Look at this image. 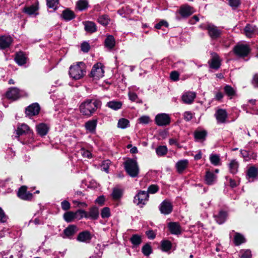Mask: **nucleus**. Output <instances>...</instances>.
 Here are the masks:
<instances>
[{
	"label": "nucleus",
	"instance_id": "nucleus-51",
	"mask_svg": "<svg viewBox=\"0 0 258 258\" xmlns=\"http://www.w3.org/2000/svg\"><path fill=\"white\" fill-rule=\"evenodd\" d=\"M142 252L146 256L149 255L152 252L151 246L148 244H145L142 248Z\"/></svg>",
	"mask_w": 258,
	"mask_h": 258
},
{
	"label": "nucleus",
	"instance_id": "nucleus-31",
	"mask_svg": "<svg viewBox=\"0 0 258 258\" xmlns=\"http://www.w3.org/2000/svg\"><path fill=\"white\" fill-rule=\"evenodd\" d=\"M122 103L121 101H111L107 103L106 106L114 110H117L121 108Z\"/></svg>",
	"mask_w": 258,
	"mask_h": 258
},
{
	"label": "nucleus",
	"instance_id": "nucleus-13",
	"mask_svg": "<svg viewBox=\"0 0 258 258\" xmlns=\"http://www.w3.org/2000/svg\"><path fill=\"white\" fill-rule=\"evenodd\" d=\"M17 195L19 198L23 200H30L33 197L32 194L27 191V188L25 186L20 188Z\"/></svg>",
	"mask_w": 258,
	"mask_h": 258
},
{
	"label": "nucleus",
	"instance_id": "nucleus-38",
	"mask_svg": "<svg viewBox=\"0 0 258 258\" xmlns=\"http://www.w3.org/2000/svg\"><path fill=\"white\" fill-rule=\"evenodd\" d=\"M238 167V162L235 160H233L231 161L230 163L229 164V171L230 173L232 174H235L237 172Z\"/></svg>",
	"mask_w": 258,
	"mask_h": 258
},
{
	"label": "nucleus",
	"instance_id": "nucleus-5",
	"mask_svg": "<svg viewBox=\"0 0 258 258\" xmlns=\"http://www.w3.org/2000/svg\"><path fill=\"white\" fill-rule=\"evenodd\" d=\"M26 95V93L24 91L20 90L16 87L10 88L6 93V97L12 100H16Z\"/></svg>",
	"mask_w": 258,
	"mask_h": 258
},
{
	"label": "nucleus",
	"instance_id": "nucleus-33",
	"mask_svg": "<svg viewBox=\"0 0 258 258\" xmlns=\"http://www.w3.org/2000/svg\"><path fill=\"white\" fill-rule=\"evenodd\" d=\"M216 176L213 173L210 171H207L205 175V181L208 185L213 184L216 180Z\"/></svg>",
	"mask_w": 258,
	"mask_h": 258
},
{
	"label": "nucleus",
	"instance_id": "nucleus-22",
	"mask_svg": "<svg viewBox=\"0 0 258 258\" xmlns=\"http://www.w3.org/2000/svg\"><path fill=\"white\" fill-rule=\"evenodd\" d=\"M188 161L186 159L181 160L176 163V168L178 173H181L187 167Z\"/></svg>",
	"mask_w": 258,
	"mask_h": 258
},
{
	"label": "nucleus",
	"instance_id": "nucleus-7",
	"mask_svg": "<svg viewBox=\"0 0 258 258\" xmlns=\"http://www.w3.org/2000/svg\"><path fill=\"white\" fill-rule=\"evenodd\" d=\"M104 73L102 64L97 63L93 67L90 76L95 79H98L104 76Z\"/></svg>",
	"mask_w": 258,
	"mask_h": 258
},
{
	"label": "nucleus",
	"instance_id": "nucleus-63",
	"mask_svg": "<svg viewBox=\"0 0 258 258\" xmlns=\"http://www.w3.org/2000/svg\"><path fill=\"white\" fill-rule=\"evenodd\" d=\"M110 164V160H105L104 161L102 165V170L108 172V168H109V165Z\"/></svg>",
	"mask_w": 258,
	"mask_h": 258
},
{
	"label": "nucleus",
	"instance_id": "nucleus-40",
	"mask_svg": "<svg viewBox=\"0 0 258 258\" xmlns=\"http://www.w3.org/2000/svg\"><path fill=\"white\" fill-rule=\"evenodd\" d=\"M77 213V212L76 213L73 212H66L63 215L64 219L67 222H72L76 218V215Z\"/></svg>",
	"mask_w": 258,
	"mask_h": 258
},
{
	"label": "nucleus",
	"instance_id": "nucleus-17",
	"mask_svg": "<svg viewBox=\"0 0 258 258\" xmlns=\"http://www.w3.org/2000/svg\"><path fill=\"white\" fill-rule=\"evenodd\" d=\"M91 238L92 236L90 232L88 231H84L78 234L77 240L82 242L89 243Z\"/></svg>",
	"mask_w": 258,
	"mask_h": 258
},
{
	"label": "nucleus",
	"instance_id": "nucleus-41",
	"mask_svg": "<svg viewBox=\"0 0 258 258\" xmlns=\"http://www.w3.org/2000/svg\"><path fill=\"white\" fill-rule=\"evenodd\" d=\"M110 19L108 16L103 15L99 16L98 18V22L103 26H106L108 24Z\"/></svg>",
	"mask_w": 258,
	"mask_h": 258
},
{
	"label": "nucleus",
	"instance_id": "nucleus-60",
	"mask_svg": "<svg viewBox=\"0 0 258 258\" xmlns=\"http://www.w3.org/2000/svg\"><path fill=\"white\" fill-rule=\"evenodd\" d=\"M61 207L63 210L67 211L70 209L71 205L68 201L64 200L61 203Z\"/></svg>",
	"mask_w": 258,
	"mask_h": 258
},
{
	"label": "nucleus",
	"instance_id": "nucleus-34",
	"mask_svg": "<svg viewBox=\"0 0 258 258\" xmlns=\"http://www.w3.org/2000/svg\"><path fill=\"white\" fill-rule=\"evenodd\" d=\"M29 130V127L27 124L23 123L18 127L16 133L18 135L20 136L28 133Z\"/></svg>",
	"mask_w": 258,
	"mask_h": 258
},
{
	"label": "nucleus",
	"instance_id": "nucleus-14",
	"mask_svg": "<svg viewBox=\"0 0 258 258\" xmlns=\"http://www.w3.org/2000/svg\"><path fill=\"white\" fill-rule=\"evenodd\" d=\"M78 227L74 225H69L63 231L64 235L62 236L63 238H72L74 235L78 231Z\"/></svg>",
	"mask_w": 258,
	"mask_h": 258
},
{
	"label": "nucleus",
	"instance_id": "nucleus-42",
	"mask_svg": "<svg viewBox=\"0 0 258 258\" xmlns=\"http://www.w3.org/2000/svg\"><path fill=\"white\" fill-rule=\"evenodd\" d=\"M210 160L213 165H219L220 161V156L217 154H211L210 156Z\"/></svg>",
	"mask_w": 258,
	"mask_h": 258
},
{
	"label": "nucleus",
	"instance_id": "nucleus-48",
	"mask_svg": "<svg viewBox=\"0 0 258 258\" xmlns=\"http://www.w3.org/2000/svg\"><path fill=\"white\" fill-rule=\"evenodd\" d=\"M207 135V132L205 131H196L195 132V138L197 140L204 139Z\"/></svg>",
	"mask_w": 258,
	"mask_h": 258
},
{
	"label": "nucleus",
	"instance_id": "nucleus-18",
	"mask_svg": "<svg viewBox=\"0 0 258 258\" xmlns=\"http://www.w3.org/2000/svg\"><path fill=\"white\" fill-rule=\"evenodd\" d=\"M196 97V94L194 92H186L182 96V100L185 104H191Z\"/></svg>",
	"mask_w": 258,
	"mask_h": 258
},
{
	"label": "nucleus",
	"instance_id": "nucleus-19",
	"mask_svg": "<svg viewBox=\"0 0 258 258\" xmlns=\"http://www.w3.org/2000/svg\"><path fill=\"white\" fill-rule=\"evenodd\" d=\"M245 35L249 38L252 37L257 34V29L255 26L250 24H247L244 29Z\"/></svg>",
	"mask_w": 258,
	"mask_h": 258
},
{
	"label": "nucleus",
	"instance_id": "nucleus-53",
	"mask_svg": "<svg viewBox=\"0 0 258 258\" xmlns=\"http://www.w3.org/2000/svg\"><path fill=\"white\" fill-rule=\"evenodd\" d=\"M37 10V8L36 7L33 5L29 7H26L24 9V12L30 15L34 14Z\"/></svg>",
	"mask_w": 258,
	"mask_h": 258
},
{
	"label": "nucleus",
	"instance_id": "nucleus-26",
	"mask_svg": "<svg viewBox=\"0 0 258 258\" xmlns=\"http://www.w3.org/2000/svg\"><path fill=\"white\" fill-rule=\"evenodd\" d=\"M123 195V190L118 187L113 188L111 196L113 200L119 201Z\"/></svg>",
	"mask_w": 258,
	"mask_h": 258
},
{
	"label": "nucleus",
	"instance_id": "nucleus-37",
	"mask_svg": "<svg viewBox=\"0 0 258 258\" xmlns=\"http://www.w3.org/2000/svg\"><path fill=\"white\" fill-rule=\"evenodd\" d=\"M240 153L242 155V157L246 160H248L249 159H250L251 158L253 159H255V154L252 153V152L251 151H247L246 150H241L240 151Z\"/></svg>",
	"mask_w": 258,
	"mask_h": 258
},
{
	"label": "nucleus",
	"instance_id": "nucleus-8",
	"mask_svg": "<svg viewBox=\"0 0 258 258\" xmlns=\"http://www.w3.org/2000/svg\"><path fill=\"white\" fill-rule=\"evenodd\" d=\"M77 213H79L81 217H84L92 219H96L99 215L98 210L96 207L91 208L89 212H87L82 210H79L77 211Z\"/></svg>",
	"mask_w": 258,
	"mask_h": 258
},
{
	"label": "nucleus",
	"instance_id": "nucleus-30",
	"mask_svg": "<svg viewBox=\"0 0 258 258\" xmlns=\"http://www.w3.org/2000/svg\"><path fill=\"white\" fill-rule=\"evenodd\" d=\"M226 217V212L223 211H220L217 215L214 216L215 220L220 224H221L225 222Z\"/></svg>",
	"mask_w": 258,
	"mask_h": 258
},
{
	"label": "nucleus",
	"instance_id": "nucleus-2",
	"mask_svg": "<svg viewBox=\"0 0 258 258\" xmlns=\"http://www.w3.org/2000/svg\"><path fill=\"white\" fill-rule=\"evenodd\" d=\"M85 64L83 62H78L76 64L70 67L69 75L74 80H79L85 75Z\"/></svg>",
	"mask_w": 258,
	"mask_h": 258
},
{
	"label": "nucleus",
	"instance_id": "nucleus-56",
	"mask_svg": "<svg viewBox=\"0 0 258 258\" xmlns=\"http://www.w3.org/2000/svg\"><path fill=\"white\" fill-rule=\"evenodd\" d=\"M80 154L84 158H90L92 157V154L91 152L89 151L85 150L83 148L80 150Z\"/></svg>",
	"mask_w": 258,
	"mask_h": 258
},
{
	"label": "nucleus",
	"instance_id": "nucleus-6",
	"mask_svg": "<svg viewBox=\"0 0 258 258\" xmlns=\"http://www.w3.org/2000/svg\"><path fill=\"white\" fill-rule=\"evenodd\" d=\"M149 195L146 191H140L134 197V202L137 205H144L148 201Z\"/></svg>",
	"mask_w": 258,
	"mask_h": 258
},
{
	"label": "nucleus",
	"instance_id": "nucleus-23",
	"mask_svg": "<svg viewBox=\"0 0 258 258\" xmlns=\"http://www.w3.org/2000/svg\"><path fill=\"white\" fill-rule=\"evenodd\" d=\"M97 123V121L96 120H90L85 123V127L89 132L93 133L95 132Z\"/></svg>",
	"mask_w": 258,
	"mask_h": 258
},
{
	"label": "nucleus",
	"instance_id": "nucleus-11",
	"mask_svg": "<svg viewBox=\"0 0 258 258\" xmlns=\"http://www.w3.org/2000/svg\"><path fill=\"white\" fill-rule=\"evenodd\" d=\"M173 209V206L168 200L163 201L160 206V211L162 214L167 215L170 214Z\"/></svg>",
	"mask_w": 258,
	"mask_h": 258
},
{
	"label": "nucleus",
	"instance_id": "nucleus-1",
	"mask_svg": "<svg viewBox=\"0 0 258 258\" xmlns=\"http://www.w3.org/2000/svg\"><path fill=\"white\" fill-rule=\"evenodd\" d=\"M101 102L96 99L87 100L80 106V112L84 115L90 116L96 110L100 107Z\"/></svg>",
	"mask_w": 258,
	"mask_h": 258
},
{
	"label": "nucleus",
	"instance_id": "nucleus-54",
	"mask_svg": "<svg viewBox=\"0 0 258 258\" xmlns=\"http://www.w3.org/2000/svg\"><path fill=\"white\" fill-rule=\"evenodd\" d=\"M159 188L158 185L152 184L149 186L147 192L148 194H154L157 192L159 190Z\"/></svg>",
	"mask_w": 258,
	"mask_h": 258
},
{
	"label": "nucleus",
	"instance_id": "nucleus-55",
	"mask_svg": "<svg viewBox=\"0 0 258 258\" xmlns=\"http://www.w3.org/2000/svg\"><path fill=\"white\" fill-rule=\"evenodd\" d=\"M101 216L103 218H108L110 216V209L108 207H104L101 212Z\"/></svg>",
	"mask_w": 258,
	"mask_h": 258
},
{
	"label": "nucleus",
	"instance_id": "nucleus-43",
	"mask_svg": "<svg viewBox=\"0 0 258 258\" xmlns=\"http://www.w3.org/2000/svg\"><path fill=\"white\" fill-rule=\"evenodd\" d=\"M130 125L129 121L125 118H121L120 119L117 123V126L119 128H125L127 127Z\"/></svg>",
	"mask_w": 258,
	"mask_h": 258
},
{
	"label": "nucleus",
	"instance_id": "nucleus-49",
	"mask_svg": "<svg viewBox=\"0 0 258 258\" xmlns=\"http://www.w3.org/2000/svg\"><path fill=\"white\" fill-rule=\"evenodd\" d=\"M59 4V0H47V6L49 8L55 10Z\"/></svg>",
	"mask_w": 258,
	"mask_h": 258
},
{
	"label": "nucleus",
	"instance_id": "nucleus-57",
	"mask_svg": "<svg viewBox=\"0 0 258 258\" xmlns=\"http://www.w3.org/2000/svg\"><path fill=\"white\" fill-rule=\"evenodd\" d=\"M240 4V0H229V5L233 9H236Z\"/></svg>",
	"mask_w": 258,
	"mask_h": 258
},
{
	"label": "nucleus",
	"instance_id": "nucleus-45",
	"mask_svg": "<svg viewBox=\"0 0 258 258\" xmlns=\"http://www.w3.org/2000/svg\"><path fill=\"white\" fill-rule=\"evenodd\" d=\"M88 5V4L87 1L80 0L77 3V7L79 10L82 11L87 8Z\"/></svg>",
	"mask_w": 258,
	"mask_h": 258
},
{
	"label": "nucleus",
	"instance_id": "nucleus-61",
	"mask_svg": "<svg viewBox=\"0 0 258 258\" xmlns=\"http://www.w3.org/2000/svg\"><path fill=\"white\" fill-rule=\"evenodd\" d=\"M138 120H139V123H140L148 124L149 122L150 119V118L149 116L145 115V116H142L141 117H140L138 119Z\"/></svg>",
	"mask_w": 258,
	"mask_h": 258
},
{
	"label": "nucleus",
	"instance_id": "nucleus-20",
	"mask_svg": "<svg viewBox=\"0 0 258 258\" xmlns=\"http://www.w3.org/2000/svg\"><path fill=\"white\" fill-rule=\"evenodd\" d=\"M215 116L218 123H224L227 117V113L225 110L219 109L216 111Z\"/></svg>",
	"mask_w": 258,
	"mask_h": 258
},
{
	"label": "nucleus",
	"instance_id": "nucleus-39",
	"mask_svg": "<svg viewBox=\"0 0 258 258\" xmlns=\"http://www.w3.org/2000/svg\"><path fill=\"white\" fill-rule=\"evenodd\" d=\"M62 15L63 18L67 21L71 20L75 17L74 13L69 10H66L63 11Z\"/></svg>",
	"mask_w": 258,
	"mask_h": 258
},
{
	"label": "nucleus",
	"instance_id": "nucleus-64",
	"mask_svg": "<svg viewBox=\"0 0 258 258\" xmlns=\"http://www.w3.org/2000/svg\"><path fill=\"white\" fill-rule=\"evenodd\" d=\"M184 120L187 121H190L193 117L192 113L190 111H185L183 114Z\"/></svg>",
	"mask_w": 258,
	"mask_h": 258
},
{
	"label": "nucleus",
	"instance_id": "nucleus-52",
	"mask_svg": "<svg viewBox=\"0 0 258 258\" xmlns=\"http://www.w3.org/2000/svg\"><path fill=\"white\" fill-rule=\"evenodd\" d=\"M225 93L229 96H234L235 94V91L233 88L229 85H226L224 88Z\"/></svg>",
	"mask_w": 258,
	"mask_h": 258
},
{
	"label": "nucleus",
	"instance_id": "nucleus-25",
	"mask_svg": "<svg viewBox=\"0 0 258 258\" xmlns=\"http://www.w3.org/2000/svg\"><path fill=\"white\" fill-rule=\"evenodd\" d=\"M49 130V127L47 125L44 123H41L37 126V131L39 135L41 136L46 135Z\"/></svg>",
	"mask_w": 258,
	"mask_h": 258
},
{
	"label": "nucleus",
	"instance_id": "nucleus-59",
	"mask_svg": "<svg viewBox=\"0 0 258 258\" xmlns=\"http://www.w3.org/2000/svg\"><path fill=\"white\" fill-rule=\"evenodd\" d=\"M8 219L7 216L5 214L4 210L0 207V222H6Z\"/></svg>",
	"mask_w": 258,
	"mask_h": 258
},
{
	"label": "nucleus",
	"instance_id": "nucleus-35",
	"mask_svg": "<svg viewBox=\"0 0 258 258\" xmlns=\"http://www.w3.org/2000/svg\"><path fill=\"white\" fill-rule=\"evenodd\" d=\"M130 241L134 247L138 246L142 242V238L138 234H134L131 237Z\"/></svg>",
	"mask_w": 258,
	"mask_h": 258
},
{
	"label": "nucleus",
	"instance_id": "nucleus-62",
	"mask_svg": "<svg viewBox=\"0 0 258 258\" xmlns=\"http://www.w3.org/2000/svg\"><path fill=\"white\" fill-rule=\"evenodd\" d=\"M163 26L165 27H167L168 26V24L166 21L162 20L156 24L155 27L157 29H161Z\"/></svg>",
	"mask_w": 258,
	"mask_h": 258
},
{
	"label": "nucleus",
	"instance_id": "nucleus-36",
	"mask_svg": "<svg viewBox=\"0 0 258 258\" xmlns=\"http://www.w3.org/2000/svg\"><path fill=\"white\" fill-rule=\"evenodd\" d=\"M245 242L244 236L239 233H236L234 237V242L236 245H239Z\"/></svg>",
	"mask_w": 258,
	"mask_h": 258
},
{
	"label": "nucleus",
	"instance_id": "nucleus-4",
	"mask_svg": "<svg viewBox=\"0 0 258 258\" xmlns=\"http://www.w3.org/2000/svg\"><path fill=\"white\" fill-rule=\"evenodd\" d=\"M203 28L207 30L209 36L212 40L217 39L221 35V30L212 24L205 25Z\"/></svg>",
	"mask_w": 258,
	"mask_h": 258
},
{
	"label": "nucleus",
	"instance_id": "nucleus-58",
	"mask_svg": "<svg viewBox=\"0 0 258 258\" xmlns=\"http://www.w3.org/2000/svg\"><path fill=\"white\" fill-rule=\"evenodd\" d=\"M90 48L89 44L87 42H83L81 45V49L84 52H88Z\"/></svg>",
	"mask_w": 258,
	"mask_h": 258
},
{
	"label": "nucleus",
	"instance_id": "nucleus-44",
	"mask_svg": "<svg viewBox=\"0 0 258 258\" xmlns=\"http://www.w3.org/2000/svg\"><path fill=\"white\" fill-rule=\"evenodd\" d=\"M128 97L130 100L133 102H136L138 103H142L143 102L141 99H139L136 93L130 91L128 92Z\"/></svg>",
	"mask_w": 258,
	"mask_h": 258
},
{
	"label": "nucleus",
	"instance_id": "nucleus-9",
	"mask_svg": "<svg viewBox=\"0 0 258 258\" xmlns=\"http://www.w3.org/2000/svg\"><path fill=\"white\" fill-rule=\"evenodd\" d=\"M233 51L237 55L244 57L248 54L250 49L246 44H238L234 47Z\"/></svg>",
	"mask_w": 258,
	"mask_h": 258
},
{
	"label": "nucleus",
	"instance_id": "nucleus-29",
	"mask_svg": "<svg viewBox=\"0 0 258 258\" xmlns=\"http://www.w3.org/2000/svg\"><path fill=\"white\" fill-rule=\"evenodd\" d=\"M85 30L89 33H93L97 30L96 26L94 22L87 21L84 23Z\"/></svg>",
	"mask_w": 258,
	"mask_h": 258
},
{
	"label": "nucleus",
	"instance_id": "nucleus-50",
	"mask_svg": "<svg viewBox=\"0 0 258 258\" xmlns=\"http://www.w3.org/2000/svg\"><path fill=\"white\" fill-rule=\"evenodd\" d=\"M251 251L248 250H241L239 252V258H251Z\"/></svg>",
	"mask_w": 258,
	"mask_h": 258
},
{
	"label": "nucleus",
	"instance_id": "nucleus-10",
	"mask_svg": "<svg viewBox=\"0 0 258 258\" xmlns=\"http://www.w3.org/2000/svg\"><path fill=\"white\" fill-rule=\"evenodd\" d=\"M155 121L159 126H166L170 123V117L165 113L158 114L155 117Z\"/></svg>",
	"mask_w": 258,
	"mask_h": 258
},
{
	"label": "nucleus",
	"instance_id": "nucleus-21",
	"mask_svg": "<svg viewBox=\"0 0 258 258\" xmlns=\"http://www.w3.org/2000/svg\"><path fill=\"white\" fill-rule=\"evenodd\" d=\"M179 13L183 17H187L193 13V8L189 6L184 5L180 7Z\"/></svg>",
	"mask_w": 258,
	"mask_h": 258
},
{
	"label": "nucleus",
	"instance_id": "nucleus-24",
	"mask_svg": "<svg viewBox=\"0 0 258 258\" xmlns=\"http://www.w3.org/2000/svg\"><path fill=\"white\" fill-rule=\"evenodd\" d=\"M169 228L170 231V232L173 234L177 235L181 233V227L178 223H169Z\"/></svg>",
	"mask_w": 258,
	"mask_h": 258
},
{
	"label": "nucleus",
	"instance_id": "nucleus-15",
	"mask_svg": "<svg viewBox=\"0 0 258 258\" xmlns=\"http://www.w3.org/2000/svg\"><path fill=\"white\" fill-rule=\"evenodd\" d=\"M210 68L217 70L219 69L221 66V60L218 55V54L216 53H212V58L209 61Z\"/></svg>",
	"mask_w": 258,
	"mask_h": 258
},
{
	"label": "nucleus",
	"instance_id": "nucleus-3",
	"mask_svg": "<svg viewBox=\"0 0 258 258\" xmlns=\"http://www.w3.org/2000/svg\"><path fill=\"white\" fill-rule=\"evenodd\" d=\"M124 167L126 172L132 177H137L139 174V168L136 160L128 159L124 163Z\"/></svg>",
	"mask_w": 258,
	"mask_h": 258
},
{
	"label": "nucleus",
	"instance_id": "nucleus-46",
	"mask_svg": "<svg viewBox=\"0 0 258 258\" xmlns=\"http://www.w3.org/2000/svg\"><path fill=\"white\" fill-rule=\"evenodd\" d=\"M161 247L162 250L168 251L171 248V243L168 240H163L162 241Z\"/></svg>",
	"mask_w": 258,
	"mask_h": 258
},
{
	"label": "nucleus",
	"instance_id": "nucleus-47",
	"mask_svg": "<svg viewBox=\"0 0 258 258\" xmlns=\"http://www.w3.org/2000/svg\"><path fill=\"white\" fill-rule=\"evenodd\" d=\"M156 152L158 156L165 155L167 152V148L165 146H160L156 149Z\"/></svg>",
	"mask_w": 258,
	"mask_h": 258
},
{
	"label": "nucleus",
	"instance_id": "nucleus-32",
	"mask_svg": "<svg viewBox=\"0 0 258 258\" xmlns=\"http://www.w3.org/2000/svg\"><path fill=\"white\" fill-rule=\"evenodd\" d=\"M258 175V170L254 167H250L248 168L247 171V176L248 179L250 180V179L253 180Z\"/></svg>",
	"mask_w": 258,
	"mask_h": 258
},
{
	"label": "nucleus",
	"instance_id": "nucleus-16",
	"mask_svg": "<svg viewBox=\"0 0 258 258\" xmlns=\"http://www.w3.org/2000/svg\"><path fill=\"white\" fill-rule=\"evenodd\" d=\"M40 109L38 103H33L26 109V114L29 116L36 115L39 113Z\"/></svg>",
	"mask_w": 258,
	"mask_h": 258
},
{
	"label": "nucleus",
	"instance_id": "nucleus-12",
	"mask_svg": "<svg viewBox=\"0 0 258 258\" xmlns=\"http://www.w3.org/2000/svg\"><path fill=\"white\" fill-rule=\"evenodd\" d=\"M13 41V38L7 35L0 36V49H4L10 46Z\"/></svg>",
	"mask_w": 258,
	"mask_h": 258
},
{
	"label": "nucleus",
	"instance_id": "nucleus-28",
	"mask_svg": "<svg viewBox=\"0 0 258 258\" xmlns=\"http://www.w3.org/2000/svg\"><path fill=\"white\" fill-rule=\"evenodd\" d=\"M115 39L112 35L107 36L104 41L105 47L109 49H112L115 46Z\"/></svg>",
	"mask_w": 258,
	"mask_h": 258
},
{
	"label": "nucleus",
	"instance_id": "nucleus-27",
	"mask_svg": "<svg viewBox=\"0 0 258 258\" xmlns=\"http://www.w3.org/2000/svg\"><path fill=\"white\" fill-rule=\"evenodd\" d=\"M26 57L22 52H18L15 56V60L19 65L22 66L26 63Z\"/></svg>",
	"mask_w": 258,
	"mask_h": 258
}]
</instances>
